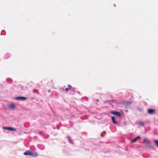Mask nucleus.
<instances>
[{
    "label": "nucleus",
    "instance_id": "nucleus-1",
    "mask_svg": "<svg viewBox=\"0 0 158 158\" xmlns=\"http://www.w3.org/2000/svg\"><path fill=\"white\" fill-rule=\"evenodd\" d=\"M24 155H29L33 157H36L38 156V154L36 152H33L31 150H28L24 153Z\"/></svg>",
    "mask_w": 158,
    "mask_h": 158
},
{
    "label": "nucleus",
    "instance_id": "nucleus-2",
    "mask_svg": "<svg viewBox=\"0 0 158 158\" xmlns=\"http://www.w3.org/2000/svg\"><path fill=\"white\" fill-rule=\"evenodd\" d=\"M147 112L150 114H153L155 113V110L153 109H150L148 110Z\"/></svg>",
    "mask_w": 158,
    "mask_h": 158
},
{
    "label": "nucleus",
    "instance_id": "nucleus-3",
    "mask_svg": "<svg viewBox=\"0 0 158 158\" xmlns=\"http://www.w3.org/2000/svg\"><path fill=\"white\" fill-rule=\"evenodd\" d=\"M110 113L116 115L118 117H120L121 116V113L117 111H112L110 112Z\"/></svg>",
    "mask_w": 158,
    "mask_h": 158
},
{
    "label": "nucleus",
    "instance_id": "nucleus-4",
    "mask_svg": "<svg viewBox=\"0 0 158 158\" xmlns=\"http://www.w3.org/2000/svg\"><path fill=\"white\" fill-rule=\"evenodd\" d=\"M3 128L4 129H6L8 130L11 131H16V129L12 127H3Z\"/></svg>",
    "mask_w": 158,
    "mask_h": 158
},
{
    "label": "nucleus",
    "instance_id": "nucleus-5",
    "mask_svg": "<svg viewBox=\"0 0 158 158\" xmlns=\"http://www.w3.org/2000/svg\"><path fill=\"white\" fill-rule=\"evenodd\" d=\"M16 99L17 100H26V98L23 97H17L16 98Z\"/></svg>",
    "mask_w": 158,
    "mask_h": 158
},
{
    "label": "nucleus",
    "instance_id": "nucleus-6",
    "mask_svg": "<svg viewBox=\"0 0 158 158\" xmlns=\"http://www.w3.org/2000/svg\"><path fill=\"white\" fill-rule=\"evenodd\" d=\"M68 86V88H66L65 89V90L66 92H67L69 90H71L72 88V86L70 85H69Z\"/></svg>",
    "mask_w": 158,
    "mask_h": 158
},
{
    "label": "nucleus",
    "instance_id": "nucleus-7",
    "mask_svg": "<svg viewBox=\"0 0 158 158\" xmlns=\"http://www.w3.org/2000/svg\"><path fill=\"white\" fill-rule=\"evenodd\" d=\"M142 143L145 144L148 143H149V141L146 138H143V140Z\"/></svg>",
    "mask_w": 158,
    "mask_h": 158
},
{
    "label": "nucleus",
    "instance_id": "nucleus-8",
    "mask_svg": "<svg viewBox=\"0 0 158 158\" xmlns=\"http://www.w3.org/2000/svg\"><path fill=\"white\" fill-rule=\"evenodd\" d=\"M140 137L139 136H138L137 137H135L134 139H133V140H131V142L133 143H134V142H135L136 141H137V140L138 139H139V138H140Z\"/></svg>",
    "mask_w": 158,
    "mask_h": 158
},
{
    "label": "nucleus",
    "instance_id": "nucleus-9",
    "mask_svg": "<svg viewBox=\"0 0 158 158\" xmlns=\"http://www.w3.org/2000/svg\"><path fill=\"white\" fill-rule=\"evenodd\" d=\"M9 107L11 109H14L15 108V106L14 104H12L9 106Z\"/></svg>",
    "mask_w": 158,
    "mask_h": 158
},
{
    "label": "nucleus",
    "instance_id": "nucleus-10",
    "mask_svg": "<svg viewBox=\"0 0 158 158\" xmlns=\"http://www.w3.org/2000/svg\"><path fill=\"white\" fill-rule=\"evenodd\" d=\"M146 147L148 148H153L149 144H146L145 145Z\"/></svg>",
    "mask_w": 158,
    "mask_h": 158
},
{
    "label": "nucleus",
    "instance_id": "nucleus-11",
    "mask_svg": "<svg viewBox=\"0 0 158 158\" xmlns=\"http://www.w3.org/2000/svg\"><path fill=\"white\" fill-rule=\"evenodd\" d=\"M111 119L113 123L114 124H116L117 123V122L115 120V118L113 116L111 117Z\"/></svg>",
    "mask_w": 158,
    "mask_h": 158
},
{
    "label": "nucleus",
    "instance_id": "nucleus-12",
    "mask_svg": "<svg viewBox=\"0 0 158 158\" xmlns=\"http://www.w3.org/2000/svg\"><path fill=\"white\" fill-rule=\"evenodd\" d=\"M138 123L141 126H143L144 124V123L142 122H139Z\"/></svg>",
    "mask_w": 158,
    "mask_h": 158
},
{
    "label": "nucleus",
    "instance_id": "nucleus-13",
    "mask_svg": "<svg viewBox=\"0 0 158 158\" xmlns=\"http://www.w3.org/2000/svg\"><path fill=\"white\" fill-rule=\"evenodd\" d=\"M156 145V146L158 147V140H156L154 141Z\"/></svg>",
    "mask_w": 158,
    "mask_h": 158
},
{
    "label": "nucleus",
    "instance_id": "nucleus-14",
    "mask_svg": "<svg viewBox=\"0 0 158 158\" xmlns=\"http://www.w3.org/2000/svg\"><path fill=\"white\" fill-rule=\"evenodd\" d=\"M33 91L35 93H38V90L37 89H34L33 90Z\"/></svg>",
    "mask_w": 158,
    "mask_h": 158
},
{
    "label": "nucleus",
    "instance_id": "nucleus-15",
    "mask_svg": "<svg viewBox=\"0 0 158 158\" xmlns=\"http://www.w3.org/2000/svg\"><path fill=\"white\" fill-rule=\"evenodd\" d=\"M68 138L69 139L70 141H71V139L70 137L69 136H68Z\"/></svg>",
    "mask_w": 158,
    "mask_h": 158
},
{
    "label": "nucleus",
    "instance_id": "nucleus-16",
    "mask_svg": "<svg viewBox=\"0 0 158 158\" xmlns=\"http://www.w3.org/2000/svg\"><path fill=\"white\" fill-rule=\"evenodd\" d=\"M114 100H110V101L112 102H113L114 101Z\"/></svg>",
    "mask_w": 158,
    "mask_h": 158
},
{
    "label": "nucleus",
    "instance_id": "nucleus-17",
    "mask_svg": "<svg viewBox=\"0 0 158 158\" xmlns=\"http://www.w3.org/2000/svg\"><path fill=\"white\" fill-rule=\"evenodd\" d=\"M97 102H99V99H97Z\"/></svg>",
    "mask_w": 158,
    "mask_h": 158
},
{
    "label": "nucleus",
    "instance_id": "nucleus-18",
    "mask_svg": "<svg viewBox=\"0 0 158 158\" xmlns=\"http://www.w3.org/2000/svg\"><path fill=\"white\" fill-rule=\"evenodd\" d=\"M101 136H103V135H102V134H101Z\"/></svg>",
    "mask_w": 158,
    "mask_h": 158
},
{
    "label": "nucleus",
    "instance_id": "nucleus-19",
    "mask_svg": "<svg viewBox=\"0 0 158 158\" xmlns=\"http://www.w3.org/2000/svg\"><path fill=\"white\" fill-rule=\"evenodd\" d=\"M50 90H49V91H48L49 92H50Z\"/></svg>",
    "mask_w": 158,
    "mask_h": 158
}]
</instances>
